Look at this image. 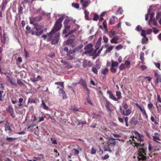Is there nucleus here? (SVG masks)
I'll list each match as a JSON object with an SVG mask.
<instances>
[{
    "label": "nucleus",
    "mask_w": 161,
    "mask_h": 161,
    "mask_svg": "<svg viewBox=\"0 0 161 161\" xmlns=\"http://www.w3.org/2000/svg\"><path fill=\"white\" fill-rule=\"evenodd\" d=\"M138 148L137 151L138 156L137 158L139 161H145L147 159L146 156L147 151V148L144 147V145L142 146H140Z\"/></svg>",
    "instance_id": "obj_1"
},
{
    "label": "nucleus",
    "mask_w": 161,
    "mask_h": 161,
    "mask_svg": "<svg viewBox=\"0 0 161 161\" xmlns=\"http://www.w3.org/2000/svg\"><path fill=\"white\" fill-rule=\"evenodd\" d=\"M62 24L55 23L53 29L49 33H47L48 36L49 37L47 40V41L49 42L51 40L53 35L60 29L62 27Z\"/></svg>",
    "instance_id": "obj_2"
},
{
    "label": "nucleus",
    "mask_w": 161,
    "mask_h": 161,
    "mask_svg": "<svg viewBox=\"0 0 161 161\" xmlns=\"http://www.w3.org/2000/svg\"><path fill=\"white\" fill-rule=\"evenodd\" d=\"M84 49L85 52L84 53L85 54H88L92 53L94 51V49L93 48V45L92 44H89L86 45Z\"/></svg>",
    "instance_id": "obj_3"
},
{
    "label": "nucleus",
    "mask_w": 161,
    "mask_h": 161,
    "mask_svg": "<svg viewBox=\"0 0 161 161\" xmlns=\"http://www.w3.org/2000/svg\"><path fill=\"white\" fill-rule=\"evenodd\" d=\"M111 65L110 68V71L112 73H115L117 72L116 69L118 66L119 64L117 61H115L114 60H111Z\"/></svg>",
    "instance_id": "obj_4"
},
{
    "label": "nucleus",
    "mask_w": 161,
    "mask_h": 161,
    "mask_svg": "<svg viewBox=\"0 0 161 161\" xmlns=\"http://www.w3.org/2000/svg\"><path fill=\"white\" fill-rule=\"evenodd\" d=\"M131 137L132 138V141L130 140V141L131 142L130 143L131 144H133L134 145H132V146H134V147H136L137 148H138L140 147V146H142L144 145V143L141 144L140 142H138V141L137 139L135 140L134 138H135V137H134V136H131Z\"/></svg>",
    "instance_id": "obj_5"
},
{
    "label": "nucleus",
    "mask_w": 161,
    "mask_h": 161,
    "mask_svg": "<svg viewBox=\"0 0 161 161\" xmlns=\"http://www.w3.org/2000/svg\"><path fill=\"white\" fill-rule=\"evenodd\" d=\"M105 106L107 111L110 112L112 111L113 110V108L114 107V106L107 99H105Z\"/></svg>",
    "instance_id": "obj_6"
},
{
    "label": "nucleus",
    "mask_w": 161,
    "mask_h": 161,
    "mask_svg": "<svg viewBox=\"0 0 161 161\" xmlns=\"http://www.w3.org/2000/svg\"><path fill=\"white\" fill-rule=\"evenodd\" d=\"M116 140H118L119 141L120 140L119 139H116L114 138H110L108 142V147H109L110 145H112V146H115L116 143L115 141Z\"/></svg>",
    "instance_id": "obj_7"
},
{
    "label": "nucleus",
    "mask_w": 161,
    "mask_h": 161,
    "mask_svg": "<svg viewBox=\"0 0 161 161\" xmlns=\"http://www.w3.org/2000/svg\"><path fill=\"white\" fill-rule=\"evenodd\" d=\"M42 17L41 16L37 17H32L30 19V24H33L35 22H38L42 19Z\"/></svg>",
    "instance_id": "obj_8"
},
{
    "label": "nucleus",
    "mask_w": 161,
    "mask_h": 161,
    "mask_svg": "<svg viewBox=\"0 0 161 161\" xmlns=\"http://www.w3.org/2000/svg\"><path fill=\"white\" fill-rule=\"evenodd\" d=\"M82 65L83 66L84 68L91 67L93 65V63L91 61L84 59L83 61Z\"/></svg>",
    "instance_id": "obj_9"
},
{
    "label": "nucleus",
    "mask_w": 161,
    "mask_h": 161,
    "mask_svg": "<svg viewBox=\"0 0 161 161\" xmlns=\"http://www.w3.org/2000/svg\"><path fill=\"white\" fill-rule=\"evenodd\" d=\"M60 33L59 32L56 34L55 36H54L55 38L53 39L52 42H51V44L54 45L58 43L59 41L58 38L60 36Z\"/></svg>",
    "instance_id": "obj_10"
},
{
    "label": "nucleus",
    "mask_w": 161,
    "mask_h": 161,
    "mask_svg": "<svg viewBox=\"0 0 161 161\" xmlns=\"http://www.w3.org/2000/svg\"><path fill=\"white\" fill-rule=\"evenodd\" d=\"M7 110V112L9 113L10 116L13 118H14L15 117V115L14 114V108L12 106H8Z\"/></svg>",
    "instance_id": "obj_11"
},
{
    "label": "nucleus",
    "mask_w": 161,
    "mask_h": 161,
    "mask_svg": "<svg viewBox=\"0 0 161 161\" xmlns=\"http://www.w3.org/2000/svg\"><path fill=\"white\" fill-rule=\"evenodd\" d=\"M73 38H71L69 36L68 37L67 40L65 42V43L66 45H68L72 44L75 41V35L72 36Z\"/></svg>",
    "instance_id": "obj_12"
},
{
    "label": "nucleus",
    "mask_w": 161,
    "mask_h": 161,
    "mask_svg": "<svg viewBox=\"0 0 161 161\" xmlns=\"http://www.w3.org/2000/svg\"><path fill=\"white\" fill-rule=\"evenodd\" d=\"M107 93L109 95V97L110 98L115 101H117V99H116V97L114 96V94L111 91L108 90L107 92Z\"/></svg>",
    "instance_id": "obj_13"
},
{
    "label": "nucleus",
    "mask_w": 161,
    "mask_h": 161,
    "mask_svg": "<svg viewBox=\"0 0 161 161\" xmlns=\"http://www.w3.org/2000/svg\"><path fill=\"white\" fill-rule=\"evenodd\" d=\"M59 94L60 95H61L63 97V99H65L67 98V96L63 88L60 89L58 91Z\"/></svg>",
    "instance_id": "obj_14"
},
{
    "label": "nucleus",
    "mask_w": 161,
    "mask_h": 161,
    "mask_svg": "<svg viewBox=\"0 0 161 161\" xmlns=\"http://www.w3.org/2000/svg\"><path fill=\"white\" fill-rule=\"evenodd\" d=\"M24 99L22 98H19L18 99V103L19 104L17 105V106H15L14 107L18 108H20L22 107H23V104H22L23 102Z\"/></svg>",
    "instance_id": "obj_15"
},
{
    "label": "nucleus",
    "mask_w": 161,
    "mask_h": 161,
    "mask_svg": "<svg viewBox=\"0 0 161 161\" xmlns=\"http://www.w3.org/2000/svg\"><path fill=\"white\" fill-rule=\"evenodd\" d=\"M155 75V76L156 77V79L155 80V82L156 84L158 85L159 82H161V75L156 72H155V75Z\"/></svg>",
    "instance_id": "obj_16"
},
{
    "label": "nucleus",
    "mask_w": 161,
    "mask_h": 161,
    "mask_svg": "<svg viewBox=\"0 0 161 161\" xmlns=\"http://www.w3.org/2000/svg\"><path fill=\"white\" fill-rule=\"evenodd\" d=\"M130 122L131 124L134 125H137L139 123V121L136 119V117H134V116L132 117Z\"/></svg>",
    "instance_id": "obj_17"
},
{
    "label": "nucleus",
    "mask_w": 161,
    "mask_h": 161,
    "mask_svg": "<svg viewBox=\"0 0 161 161\" xmlns=\"http://www.w3.org/2000/svg\"><path fill=\"white\" fill-rule=\"evenodd\" d=\"M0 36L1 37V42L3 44V45H2V47L3 46H4L6 42V34L5 33L3 32V35L2 36Z\"/></svg>",
    "instance_id": "obj_18"
},
{
    "label": "nucleus",
    "mask_w": 161,
    "mask_h": 161,
    "mask_svg": "<svg viewBox=\"0 0 161 161\" xmlns=\"http://www.w3.org/2000/svg\"><path fill=\"white\" fill-rule=\"evenodd\" d=\"M6 77L8 79V80L9 82H10V83L11 84L14 85H16L15 80L14 78L9 77V76L8 75H7L6 76Z\"/></svg>",
    "instance_id": "obj_19"
},
{
    "label": "nucleus",
    "mask_w": 161,
    "mask_h": 161,
    "mask_svg": "<svg viewBox=\"0 0 161 161\" xmlns=\"http://www.w3.org/2000/svg\"><path fill=\"white\" fill-rule=\"evenodd\" d=\"M61 62L64 63V65H65V67L68 69H70L73 67V66L70 65L69 63L67 61H64L63 60H61Z\"/></svg>",
    "instance_id": "obj_20"
},
{
    "label": "nucleus",
    "mask_w": 161,
    "mask_h": 161,
    "mask_svg": "<svg viewBox=\"0 0 161 161\" xmlns=\"http://www.w3.org/2000/svg\"><path fill=\"white\" fill-rule=\"evenodd\" d=\"M154 135H155V136H153V141L159 143V142H157V140L160 141V140L159 137V135L157 133H154Z\"/></svg>",
    "instance_id": "obj_21"
},
{
    "label": "nucleus",
    "mask_w": 161,
    "mask_h": 161,
    "mask_svg": "<svg viewBox=\"0 0 161 161\" xmlns=\"http://www.w3.org/2000/svg\"><path fill=\"white\" fill-rule=\"evenodd\" d=\"M65 29L63 31V34L64 35H65L67 33V32L70 30V25H64Z\"/></svg>",
    "instance_id": "obj_22"
},
{
    "label": "nucleus",
    "mask_w": 161,
    "mask_h": 161,
    "mask_svg": "<svg viewBox=\"0 0 161 161\" xmlns=\"http://www.w3.org/2000/svg\"><path fill=\"white\" fill-rule=\"evenodd\" d=\"M79 84H80L82 85L83 87H85L87 86L85 80L83 78H80L79 82Z\"/></svg>",
    "instance_id": "obj_23"
},
{
    "label": "nucleus",
    "mask_w": 161,
    "mask_h": 161,
    "mask_svg": "<svg viewBox=\"0 0 161 161\" xmlns=\"http://www.w3.org/2000/svg\"><path fill=\"white\" fill-rule=\"evenodd\" d=\"M117 18L114 16H112L110 19L109 20V23L110 25H113L115 23V19Z\"/></svg>",
    "instance_id": "obj_24"
},
{
    "label": "nucleus",
    "mask_w": 161,
    "mask_h": 161,
    "mask_svg": "<svg viewBox=\"0 0 161 161\" xmlns=\"http://www.w3.org/2000/svg\"><path fill=\"white\" fill-rule=\"evenodd\" d=\"M135 105L136 107L139 109L140 110L142 113L146 111L144 108V107L143 106H141L138 103H135Z\"/></svg>",
    "instance_id": "obj_25"
},
{
    "label": "nucleus",
    "mask_w": 161,
    "mask_h": 161,
    "mask_svg": "<svg viewBox=\"0 0 161 161\" xmlns=\"http://www.w3.org/2000/svg\"><path fill=\"white\" fill-rule=\"evenodd\" d=\"M135 105L136 107L139 109L140 110L142 113L146 111L144 108V107L143 106H141L138 103H135Z\"/></svg>",
    "instance_id": "obj_26"
},
{
    "label": "nucleus",
    "mask_w": 161,
    "mask_h": 161,
    "mask_svg": "<svg viewBox=\"0 0 161 161\" xmlns=\"http://www.w3.org/2000/svg\"><path fill=\"white\" fill-rule=\"evenodd\" d=\"M131 111L130 109H128L125 111L124 110L123 111V114L125 116H128L131 113Z\"/></svg>",
    "instance_id": "obj_27"
},
{
    "label": "nucleus",
    "mask_w": 161,
    "mask_h": 161,
    "mask_svg": "<svg viewBox=\"0 0 161 161\" xmlns=\"http://www.w3.org/2000/svg\"><path fill=\"white\" fill-rule=\"evenodd\" d=\"M116 96L117 97L116 99H117V101L118 100L122 98L121 93L120 91H117L116 92Z\"/></svg>",
    "instance_id": "obj_28"
},
{
    "label": "nucleus",
    "mask_w": 161,
    "mask_h": 161,
    "mask_svg": "<svg viewBox=\"0 0 161 161\" xmlns=\"http://www.w3.org/2000/svg\"><path fill=\"white\" fill-rule=\"evenodd\" d=\"M154 13H152L150 15V18L148 21V24L149 25L151 26H152L151 21H152V19H153V17H154Z\"/></svg>",
    "instance_id": "obj_29"
},
{
    "label": "nucleus",
    "mask_w": 161,
    "mask_h": 161,
    "mask_svg": "<svg viewBox=\"0 0 161 161\" xmlns=\"http://www.w3.org/2000/svg\"><path fill=\"white\" fill-rule=\"evenodd\" d=\"M148 41V39L147 36L143 37L142 39V43L143 44H147Z\"/></svg>",
    "instance_id": "obj_30"
},
{
    "label": "nucleus",
    "mask_w": 161,
    "mask_h": 161,
    "mask_svg": "<svg viewBox=\"0 0 161 161\" xmlns=\"http://www.w3.org/2000/svg\"><path fill=\"white\" fill-rule=\"evenodd\" d=\"M64 17L61 16L57 20L56 23L58 24H61V23L64 20Z\"/></svg>",
    "instance_id": "obj_31"
},
{
    "label": "nucleus",
    "mask_w": 161,
    "mask_h": 161,
    "mask_svg": "<svg viewBox=\"0 0 161 161\" xmlns=\"http://www.w3.org/2000/svg\"><path fill=\"white\" fill-rule=\"evenodd\" d=\"M101 40H102V37H99L98 38L97 40V41L96 42V47H97V46L98 47H99L100 46L101 44Z\"/></svg>",
    "instance_id": "obj_32"
},
{
    "label": "nucleus",
    "mask_w": 161,
    "mask_h": 161,
    "mask_svg": "<svg viewBox=\"0 0 161 161\" xmlns=\"http://www.w3.org/2000/svg\"><path fill=\"white\" fill-rule=\"evenodd\" d=\"M97 138L103 144H104L105 141L104 140H103V138H105L104 136L101 135H99L97 136Z\"/></svg>",
    "instance_id": "obj_33"
},
{
    "label": "nucleus",
    "mask_w": 161,
    "mask_h": 161,
    "mask_svg": "<svg viewBox=\"0 0 161 161\" xmlns=\"http://www.w3.org/2000/svg\"><path fill=\"white\" fill-rule=\"evenodd\" d=\"M35 28L36 29V31H39L43 30L44 26L42 25H37Z\"/></svg>",
    "instance_id": "obj_34"
},
{
    "label": "nucleus",
    "mask_w": 161,
    "mask_h": 161,
    "mask_svg": "<svg viewBox=\"0 0 161 161\" xmlns=\"http://www.w3.org/2000/svg\"><path fill=\"white\" fill-rule=\"evenodd\" d=\"M42 106L43 108L47 110H48V106L46 105V104L44 103V100H42Z\"/></svg>",
    "instance_id": "obj_35"
},
{
    "label": "nucleus",
    "mask_w": 161,
    "mask_h": 161,
    "mask_svg": "<svg viewBox=\"0 0 161 161\" xmlns=\"http://www.w3.org/2000/svg\"><path fill=\"white\" fill-rule=\"evenodd\" d=\"M76 31V29H74L73 30H72L70 31L68 33H67L65 35L64 37H67L68 36H69V35L71 34H72L73 33H74L75 31Z\"/></svg>",
    "instance_id": "obj_36"
},
{
    "label": "nucleus",
    "mask_w": 161,
    "mask_h": 161,
    "mask_svg": "<svg viewBox=\"0 0 161 161\" xmlns=\"http://www.w3.org/2000/svg\"><path fill=\"white\" fill-rule=\"evenodd\" d=\"M89 1H86L84 2L82 4V6L84 8H86L87 7L89 4Z\"/></svg>",
    "instance_id": "obj_37"
},
{
    "label": "nucleus",
    "mask_w": 161,
    "mask_h": 161,
    "mask_svg": "<svg viewBox=\"0 0 161 161\" xmlns=\"http://www.w3.org/2000/svg\"><path fill=\"white\" fill-rule=\"evenodd\" d=\"M55 85H59L60 86H61L62 87V88L64 89V82H57L55 83Z\"/></svg>",
    "instance_id": "obj_38"
},
{
    "label": "nucleus",
    "mask_w": 161,
    "mask_h": 161,
    "mask_svg": "<svg viewBox=\"0 0 161 161\" xmlns=\"http://www.w3.org/2000/svg\"><path fill=\"white\" fill-rule=\"evenodd\" d=\"M83 45H80L77 46L74 49L75 52H76L79 51L81 48V47H83Z\"/></svg>",
    "instance_id": "obj_39"
},
{
    "label": "nucleus",
    "mask_w": 161,
    "mask_h": 161,
    "mask_svg": "<svg viewBox=\"0 0 161 161\" xmlns=\"http://www.w3.org/2000/svg\"><path fill=\"white\" fill-rule=\"evenodd\" d=\"M44 32V30H42L41 31H36V35L37 36L41 35Z\"/></svg>",
    "instance_id": "obj_40"
},
{
    "label": "nucleus",
    "mask_w": 161,
    "mask_h": 161,
    "mask_svg": "<svg viewBox=\"0 0 161 161\" xmlns=\"http://www.w3.org/2000/svg\"><path fill=\"white\" fill-rule=\"evenodd\" d=\"M142 115L144 118L147 120L148 119V116L146 111L142 113Z\"/></svg>",
    "instance_id": "obj_41"
},
{
    "label": "nucleus",
    "mask_w": 161,
    "mask_h": 161,
    "mask_svg": "<svg viewBox=\"0 0 161 161\" xmlns=\"http://www.w3.org/2000/svg\"><path fill=\"white\" fill-rule=\"evenodd\" d=\"M147 107L148 109L150 111L152 110V109L154 108V106L152 103H150L147 104Z\"/></svg>",
    "instance_id": "obj_42"
},
{
    "label": "nucleus",
    "mask_w": 161,
    "mask_h": 161,
    "mask_svg": "<svg viewBox=\"0 0 161 161\" xmlns=\"http://www.w3.org/2000/svg\"><path fill=\"white\" fill-rule=\"evenodd\" d=\"M40 157H34V158L36 160H40L41 159L44 158V155L43 154H40L39 155Z\"/></svg>",
    "instance_id": "obj_43"
},
{
    "label": "nucleus",
    "mask_w": 161,
    "mask_h": 161,
    "mask_svg": "<svg viewBox=\"0 0 161 161\" xmlns=\"http://www.w3.org/2000/svg\"><path fill=\"white\" fill-rule=\"evenodd\" d=\"M110 42L112 44H118V41L116 40L115 38L114 37H113L110 40Z\"/></svg>",
    "instance_id": "obj_44"
},
{
    "label": "nucleus",
    "mask_w": 161,
    "mask_h": 161,
    "mask_svg": "<svg viewBox=\"0 0 161 161\" xmlns=\"http://www.w3.org/2000/svg\"><path fill=\"white\" fill-rule=\"evenodd\" d=\"M17 83L19 86H23L24 85V84L21 81L20 79L18 78L17 79Z\"/></svg>",
    "instance_id": "obj_45"
},
{
    "label": "nucleus",
    "mask_w": 161,
    "mask_h": 161,
    "mask_svg": "<svg viewBox=\"0 0 161 161\" xmlns=\"http://www.w3.org/2000/svg\"><path fill=\"white\" fill-rule=\"evenodd\" d=\"M36 29L35 28L34 29L30 30L29 31V32L30 33H31L32 35H36Z\"/></svg>",
    "instance_id": "obj_46"
},
{
    "label": "nucleus",
    "mask_w": 161,
    "mask_h": 161,
    "mask_svg": "<svg viewBox=\"0 0 161 161\" xmlns=\"http://www.w3.org/2000/svg\"><path fill=\"white\" fill-rule=\"evenodd\" d=\"M99 16L96 13H95L94 14V17L92 19L93 20L95 21H97L99 19Z\"/></svg>",
    "instance_id": "obj_47"
},
{
    "label": "nucleus",
    "mask_w": 161,
    "mask_h": 161,
    "mask_svg": "<svg viewBox=\"0 0 161 161\" xmlns=\"http://www.w3.org/2000/svg\"><path fill=\"white\" fill-rule=\"evenodd\" d=\"M125 68L126 67L125 64H121L119 67V69L120 70H124L125 69Z\"/></svg>",
    "instance_id": "obj_48"
},
{
    "label": "nucleus",
    "mask_w": 161,
    "mask_h": 161,
    "mask_svg": "<svg viewBox=\"0 0 161 161\" xmlns=\"http://www.w3.org/2000/svg\"><path fill=\"white\" fill-rule=\"evenodd\" d=\"M67 56L66 57L67 60H72L74 58V55H66Z\"/></svg>",
    "instance_id": "obj_49"
},
{
    "label": "nucleus",
    "mask_w": 161,
    "mask_h": 161,
    "mask_svg": "<svg viewBox=\"0 0 161 161\" xmlns=\"http://www.w3.org/2000/svg\"><path fill=\"white\" fill-rule=\"evenodd\" d=\"M35 103V100L33 98H29L28 99V104L29 103Z\"/></svg>",
    "instance_id": "obj_50"
},
{
    "label": "nucleus",
    "mask_w": 161,
    "mask_h": 161,
    "mask_svg": "<svg viewBox=\"0 0 161 161\" xmlns=\"http://www.w3.org/2000/svg\"><path fill=\"white\" fill-rule=\"evenodd\" d=\"M108 72V69L107 68H105L103 71H101V73L103 74L104 75H107Z\"/></svg>",
    "instance_id": "obj_51"
},
{
    "label": "nucleus",
    "mask_w": 161,
    "mask_h": 161,
    "mask_svg": "<svg viewBox=\"0 0 161 161\" xmlns=\"http://www.w3.org/2000/svg\"><path fill=\"white\" fill-rule=\"evenodd\" d=\"M127 68H129L130 67V62L128 60H126L125 62V64Z\"/></svg>",
    "instance_id": "obj_52"
},
{
    "label": "nucleus",
    "mask_w": 161,
    "mask_h": 161,
    "mask_svg": "<svg viewBox=\"0 0 161 161\" xmlns=\"http://www.w3.org/2000/svg\"><path fill=\"white\" fill-rule=\"evenodd\" d=\"M135 135H136V136H137L139 138H141L142 139H143V136L140 133H139L137 131H136L135 132Z\"/></svg>",
    "instance_id": "obj_53"
},
{
    "label": "nucleus",
    "mask_w": 161,
    "mask_h": 161,
    "mask_svg": "<svg viewBox=\"0 0 161 161\" xmlns=\"http://www.w3.org/2000/svg\"><path fill=\"white\" fill-rule=\"evenodd\" d=\"M97 152L96 149L94 147H92L91 148V153L92 154H95Z\"/></svg>",
    "instance_id": "obj_54"
},
{
    "label": "nucleus",
    "mask_w": 161,
    "mask_h": 161,
    "mask_svg": "<svg viewBox=\"0 0 161 161\" xmlns=\"http://www.w3.org/2000/svg\"><path fill=\"white\" fill-rule=\"evenodd\" d=\"M144 54L143 52H141L140 53V58L141 60L144 59Z\"/></svg>",
    "instance_id": "obj_55"
},
{
    "label": "nucleus",
    "mask_w": 161,
    "mask_h": 161,
    "mask_svg": "<svg viewBox=\"0 0 161 161\" xmlns=\"http://www.w3.org/2000/svg\"><path fill=\"white\" fill-rule=\"evenodd\" d=\"M92 70L93 73H94L97 74L98 73V71L97 69L95 67H92Z\"/></svg>",
    "instance_id": "obj_56"
},
{
    "label": "nucleus",
    "mask_w": 161,
    "mask_h": 161,
    "mask_svg": "<svg viewBox=\"0 0 161 161\" xmlns=\"http://www.w3.org/2000/svg\"><path fill=\"white\" fill-rule=\"evenodd\" d=\"M16 139L15 138L11 137H7L6 140L9 142H12L14 141Z\"/></svg>",
    "instance_id": "obj_57"
},
{
    "label": "nucleus",
    "mask_w": 161,
    "mask_h": 161,
    "mask_svg": "<svg viewBox=\"0 0 161 161\" xmlns=\"http://www.w3.org/2000/svg\"><path fill=\"white\" fill-rule=\"evenodd\" d=\"M116 34V32L115 31L111 30L109 32V36H110L112 37V36H115Z\"/></svg>",
    "instance_id": "obj_58"
},
{
    "label": "nucleus",
    "mask_w": 161,
    "mask_h": 161,
    "mask_svg": "<svg viewBox=\"0 0 161 161\" xmlns=\"http://www.w3.org/2000/svg\"><path fill=\"white\" fill-rule=\"evenodd\" d=\"M136 30L138 31H140L142 30L143 29H142L141 26H140V25H138L136 26Z\"/></svg>",
    "instance_id": "obj_59"
},
{
    "label": "nucleus",
    "mask_w": 161,
    "mask_h": 161,
    "mask_svg": "<svg viewBox=\"0 0 161 161\" xmlns=\"http://www.w3.org/2000/svg\"><path fill=\"white\" fill-rule=\"evenodd\" d=\"M84 13L85 14V19L87 20H89V19L88 18V15H89V12L86 11H85L84 12Z\"/></svg>",
    "instance_id": "obj_60"
},
{
    "label": "nucleus",
    "mask_w": 161,
    "mask_h": 161,
    "mask_svg": "<svg viewBox=\"0 0 161 161\" xmlns=\"http://www.w3.org/2000/svg\"><path fill=\"white\" fill-rule=\"evenodd\" d=\"M123 47V46L121 44H119L116 46L115 48L117 50H119L122 49Z\"/></svg>",
    "instance_id": "obj_61"
},
{
    "label": "nucleus",
    "mask_w": 161,
    "mask_h": 161,
    "mask_svg": "<svg viewBox=\"0 0 161 161\" xmlns=\"http://www.w3.org/2000/svg\"><path fill=\"white\" fill-rule=\"evenodd\" d=\"M113 47V46H110L107 49L106 52L108 53L110 52L112 50Z\"/></svg>",
    "instance_id": "obj_62"
},
{
    "label": "nucleus",
    "mask_w": 161,
    "mask_h": 161,
    "mask_svg": "<svg viewBox=\"0 0 161 161\" xmlns=\"http://www.w3.org/2000/svg\"><path fill=\"white\" fill-rule=\"evenodd\" d=\"M150 14V10L149 9L148 10V12L147 14L145 16V19L146 20H147L149 18V15Z\"/></svg>",
    "instance_id": "obj_63"
},
{
    "label": "nucleus",
    "mask_w": 161,
    "mask_h": 161,
    "mask_svg": "<svg viewBox=\"0 0 161 161\" xmlns=\"http://www.w3.org/2000/svg\"><path fill=\"white\" fill-rule=\"evenodd\" d=\"M72 5V6H74L75 8H78L79 7V5L77 3H73Z\"/></svg>",
    "instance_id": "obj_64"
}]
</instances>
